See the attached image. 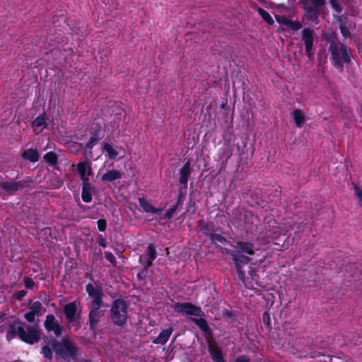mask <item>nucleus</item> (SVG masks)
I'll use <instances>...</instances> for the list:
<instances>
[{
	"label": "nucleus",
	"instance_id": "nucleus-13",
	"mask_svg": "<svg viewBox=\"0 0 362 362\" xmlns=\"http://www.w3.org/2000/svg\"><path fill=\"white\" fill-rule=\"evenodd\" d=\"M191 174V165L189 160H187L179 170V182L181 185L180 190L187 192V182Z\"/></svg>",
	"mask_w": 362,
	"mask_h": 362
},
{
	"label": "nucleus",
	"instance_id": "nucleus-17",
	"mask_svg": "<svg viewBox=\"0 0 362 362\" xmlns=\"http://www.w3.org/2000/svg\"><path fill=\"white\" fill-rule=\"evenodd\" d=\"M197 227L203 235L209 238L218 230L214 222L206 221L203 217L197 221Z\"/></svg>",
	"mask_w": 362,
	"mask_h": 362
},
{
	"label": "nucleus",
	"instance_id": "nucleus-57",
	"mask_svg": "<svg viewBox=\"0 0 362 362\" xmlns=\"http://www.w3.org/2000/svg\"><path fill=\"white\" fill-rule=\"evenodd\" d=\"M254 215L251 211H245V224L247 225L250 224V219H252L253 218Z\"/></svg>",
	"mask_w": 362,
	"mask_h": 362
},
{
	"label": "nucleus",
	"instance_id": "nucleus-6",
	"mask_svg": "<svg viewBox=\"0 0 362 362\" xmlns=\"http://www.w3.org/2000/svg\"><path fill=\"white\" fill-rule=\"evenodd\" d=\"M226 252L228 254L235 264L237 271L238 277L240 281L245 282V267L250 263L251 258L245 255L240 254L239 251H234L229 249H225Z\"/></svg>",
	"mask_w": 362,
	"mask_h": 362
},
{
	"label": "nucleus",
	"instance_id": "nucleus-8",
	"mask_svg": "<svg viewBox=\"0 0 362 362\" xmlns=\"http://www.w3.org/2000/svg\"><path fill=\"white\" fill-rule=\"evenodd\" d=\"M90 139L85 145L86 150H90L95 146L104 136V131L101 124L98 121V118L94 119L88 129Z\"/></svg>",
	"mask_w": 362,
	"mask_h": 362
},
{
	"label": "nucleus",
	"instance_id": "nucleus-4",
	"mask_svg": "<svg viewBox=\"0 0 362 362\" xmlns=\"http://www.w3.org/2000/svg\"><path fill=\"white\" fill-rule=\"evenodd\" d=\"M128 305L123 298H118L111 303L110 319L114 325L124 327L128 319Z\"/></svg>",
	"mask_w": 362,
	"mask_h": 362
},
{
	"label": "nucleus",
	"instance_id": "nucleus-30",
	"mask_svg": "<svg viewBox=\"0 0 362 362\" xmlns=\"http://www.w3.org/2000/svg\"><path fill=\"white\" fill-rule=\"evenodd\" d=\"M211 243L214 244L216 247H218L217 243H220L221 245H226L228 243V240L221 234L217 233L215 232L209 238Z\"/></svg>",
	"mask_w": 362,
	"mask_h": 362
},
{
	"label": "nucleus",
	"instance_id": "nucleus-40",
	"mask_svg": "<svg viewBox=\"0 0 362 362\" xmlns=\"http://www.w3.org/2000/svg\"><path fill=\"white\" fill-rule=\"evenodd\" d=\"M351 185L354 191V194L358 199V204L362 207V190L355 182H353Z\"/></svg>",
	"mask_w": 362,
	"mask_h": 362
},
{
	"label": "nucleus",
	"instance_id": "nucleus-27",
	"mask_svg": "<svg viewBox=\"0 0 362 362\" xmlns=\"http://www.w3.org/2000/svg\"><path fill=\"white\" fill-rule=\"evenodd\" d=\"M0 187L8 194H14L18 191L16 181L11 180V181L0 182Z\"/></svg>",
	"mask_w": 362,
	"mask_h": 362
},
{
	"label": "nucleus",
	"instance_id": "nucleus-31",
	"mask_svg": "<svg viewBox=\"0 0 362 362\" xmlns=\"http://www.w3.org/2000/svg\"><path fill=\"white\" fill-rule=\"evenodd\" d=\"M103 149L107 152L108 158L111 160H115L118 156V152L108 143L103 145Z\"/></svg>",
	"mask_w": 362,
	"mask_h": 362
},
{
	"label": "nucleus",
	"instance_id": "nucleus-9",
	"mask_svg": "<svg viewBox=\"0 0 362 362\" xmlns=\"http://www.w3.org/2000/svg\"><path fill=\"white\" fill-rule=\"evenodd\" d=\"M302 40L305 45V54L310 61H313L315 57L313 42L316 34L313 29L305 28L301 32Z\"/></svg>",
	"mask_w": 362,
	"mask_h": 362
},
{
	"label": "nucleus",
	"instance_id": "nucleus-14",
	"mask_svg": "<svg viewBox=\"0 0 362 362\" xmlns=\"http://www.w3.org/2000/svg\"><path fill=\"white\" fill-rule=\"evenodd\" d=\"M233 247L234 251H239L240 254L250 256L255 255V245L250 241L238 240Z\"/></svg>",
	"mask_w": 362,
	"mask_h": 362
},
{
	"label": "nucleus",
	"instance_id": "nucleus-52",
	"mask_svg": "<svg viewBox=\"0 0 362 362\" xmlns=\"http://www.w3.org/2000/svg\"><path fill=\"white\" fill-rule=\"evenodd\" d=\"M37 315H35V313L30 312V310L28 312H27L25 315H24V317L25 319L30 323H32L35 321V316Z\"/></svg>",
	"mask_w": 362,
	"mask_h": 362
},
{
	"label": "nucleus",
	"instance_id": "nucleus-59",
	"mask_svg": "<svg viewBox=\"0 0 362 362\" xmlns=\"http://www.w3.org/2000/svg\"><path fill=\"white\" fill-rule=\"evenodd\" d=\"M306 228V223H300L297 226V230L295 231V233L302 232Z\"/></svg>",
	"mask_w": 362,
	"mask_h": 362
},
{
	"label": "nucleus",
	"instance_id": "nucleus-11",
	"mask_svg": "<svg viewBox=\"0 0 362 362\" xmlns=\"http://www.w3.org/2000/svg\"><path fill=\"white\" fill-rule=\"evenodd\" d=\"M44 327L47 332H54L56 337H60L63 333L64 327L52 314L46 315Z\"/></svg>",
	"mask_w": 362,
	"mask_h": 362
},
{
	"label": "nucleus",
	"instance_id": "nucleus-5",
	"mask_svg": "<svg viewBox=\"0 0 362 362\" xmlns=\"http://www.w3.org/2000/svg\"><path fill=\"white\" fill-rule=\"evenodd\" d=\"M330 53V60L334 67L340 71L344 70V63L350 64L351 62V49L346 44H340L335 46L334 51L328 48Z\"/></svg>",
	"mask_w": 362,
	"mask_h": 362
},
{
	"label": "nucleus",
	"instance_id": "nucleus-64",
	"mask_svg": "<svg viewBox=\"0 0 362 362\" xmlns=\"http://www.w3.org/2000/svg\"><path fill=\"white\" fill-rule=\"evenodd\" d=\"M105 111H106V110H102L103 114H105Z\"/></svg>",
	"mask_w": 362,
	"mask_h": 362
},
{
	"label": "nucleus",
	"instance_id": "nucleus-37",
	"mask_svg": "<svg viewBox=\"0 0 362 362\" xmlns=\"http://www.w3.org/2000/svg\"><path fill=\"white\" fill-rule=\"evenodd\" d=\"M23 284L28 289L35 290L37 288V284L29 276H25L23 278Z\"/></svg>",
	"mask_w": 362,
	"mask_h": 362
},
{
	"label": "nucleus",
	"instance_id": "nucleus-58",
	"mask_svg": "<svg viewBox=\"0 0 362 362\" xmlns=\"http://www.w3.org/2000/svg\"><path fill=\"white\" fill-rule=\"evenodd\" d=\"M219 105H220L221 108L226 112V113H227V112L229 111V106L228 105L227 99H226V100L223 99L221 103L219 104Z\"/></svg>",
	"mask_w": 362,
	"mask_h": 362
},
{
	"label": "nucleus",
	"instance_id": "nucleus-20",
	"mask_svg": "<svg viewBox=\"0 0 362 362\" xmlns=\"http://www.w3.org/2000/svg\"><path fill=\"white\" fill-rule=\"evenodd\" d=\"M139 206L142 208L144 212L152 214H160L163 211L161 208H156L144 197H139L138 199Z\"/></svg>",
	"mask_w": 362,
	"mask_h": 362
},
{
	"label": "nucleus",
	"instance_id": "nucleus-38",
	"mask_svg": "<svg viewBox=\"0 0 362 362\" xmlns=\"http://www.w3.org/2000/svg\"><path fill=\"white\" fill-rule=\"evenodd\" d=\"M286 26L288 28L292 31H297L300 30L303 25L300 22L297 21H291L288 19Z\"/></svg>",
	"mask_w": 362,
	"mask_h": 362
},
{
	"label": "nucleus",
	"instance_id": "nucleus-42",
	"mask_svg": "<svg viewBox=\"0 0 362 362\" xmlns=\"http://www.w3.org/2000/svg\"><path fill=\"white\" fill-rule=\"evenodd\" d=\"M42 303L38 300L33 303V304L30 307V311L37 315V316L40 315Z\"/></svg>",
	"mask_w": 362,
	"mask_h": 362
},
{
	"label": "nucleus",
	"instance_id": "nucleus-45",
	"mask_svg": "<svg viewBox=\"0 0 362 362\" xmlns=\"http://www.w3.org/2000/svg\"><path fill=\"white\" fill-rule=\"evenodd\" d=\"M293 119L298 127H301L305 121V115H293Z\"/></svg>",
	"mask_w": 362,
	"mask_h": 362
},
{
	"label": "nucleus",
	"instance_id": "nucleus-36",
	"mask_svg": "<svg viewBox=\"0 0 362 362\" xmlns=\"http://www.w3.org/2000/svg\"><path fill=\"white\" fill-rule=\"evenodd\" d=\"M148 249V253L146 255L148 257V258L151 259V260H155L157 257V252L156 245L154 243H149L147 247Z\"/></svg>",
	"mask_w": 362,
	"mask_h": 362
},
{
	"label": "nucleus",
	"instance_id": "nucleus-54",
	"mask_svg": "<svg viewBox=\"0 0 362 362\" xmlns=\"http://www.w3.org/2000/svg\"><path fill=\"white\" fill-rule=\"evenodd\" d=\"M98 243L103 248H105L107 246V241H106L105 238L101 234L99 235V236H98Z\"/></svg>",
	"mask_w": 362,
	"mask_h": 362
},
{
	"label": "nucleus",
	"instance_id": "nucleus-47",
	"mask_svg": "<svg viewBox=\"0 0 362 362\" xmlns=\"http://www.w3.org/2000/svg\"><path fill=\"white\" fill-rule=\"evenodd\" d=\"M81 180H82V189H95V187L93 185H92L91 183L90 182L89 178L88 177L82 178Z\"/></svg>",
	"mask_w": 362,
	"mask_h": 362
},
{
	"label": "nucleus",
	"instance_id": "nucleus-51",
	"mask_svg": "<svg viewBox=\"0 0 362 362\" xmlns=\"http://www.w3.org/2000/svg\"><path fill=\"white\" fill-rule=\"evenodd\" d=\"M148 270H144V268L142 267L141 271L136 274V278L139 281H143L146 278L148 275Z\"/></svg>",
	"mask_w": 362,
	"mask_h": 362
},
{
	"label": "nucleus",
	"instance_id": "nucleus-61",
	"mask_svg": "<svg viewBox=\"0 0 362 362\" xmlns=\"http://www.w3.org/2000/svg\"><path fill=\"white\" fill-rule=\"evenodd\" d=\"M43 231H44L45 234H47V233L50 234V233H51V229H50V228H45L43 229Z\"/></svg>",
	"mask_w": 362,
	"mask_h": 362
},
{
	"label": "nucleus",
	"instance_id": "nucleus-12",
	"mask_svg": "<svg viewBox=\"0 0 362 362\" xmlns=\"http://www.w3.org/2000/svg\"><path fill=\"white\" fill-rule=\"evenodd\" d=\"M334 20L336 25H338L343 37L344 39L350 37L351 35L350 31L351 23L349 22L348 18L344 14H341L339 16H334Z\"/></svg>",
	"mask_w": 362,
	"mask_h": 362
},
{
	"label": "nucleus",
	"instance_id": "nucleus-32",
	"mask_svg": "<svg viewBox=\"0 0 362 362\" xmlns=\"http://www.w3.org/2000/svg\"><path fill=\"white\" fill-rule=\"evenodd\" d=\"M95 192V189H84L81 191V199L85 203H90L93 199L92 193Z\"/></svg>",
	"mask_w": 362,
	"mask_h": 362
},
{
	"label": "nucleus",
	"instance_id": "nucleus-63",
	"mask_svg": "<svg viewBox=\"0 0 362 362\" xmlns=\"http://www.w3.org/2000/svg\"><path fill=\"white\" fill-rule=\"evenodd\" d=\"M6 315V313L4 312L0 313V320H1L3 317H4Z\"/></svg>",
	"mask_w": 362,
	"mask_h": 362
},
{
	"label": "nucleus",
	"instance_id": "nucleus-60",
	"mask_svg": "<svg viewBox=\"0 0 362 362\" xmlns=\"http://www.w3.org/2000/svg\"><path fill=\"white\" fill-rule=\"evenodd\" d=\"M320 355V353L317 351H313L309 353V357L312 358L319 357Z\"/></svg>",
	"mask_w": 362,
	"mask_h": 362
},
{
	"label": "nucleus",
	"instance_id": "nucleus-56",
	"mask_svg": "<svg viewBox=\"0 0 362 362\" xmlns=\"http://www.w3.org/2000/svg\"><path fill=\"white\" fill-rule=\"evenodd\" d=\"M325 4V0H311L310 6L321 7Z\"/></svg>",
	"mask_w": 362,
	"mask_h": 362
},
{
	"label": "nucleus",
	"instance_id": "nucleus-46",
	"mask_svg": "<svg viewBox=\"0 0 362 362\" xmlns=\"http://www.w3.org/2000/svg\"><path fill=\"white\" fill-rule=\"evenodd\" d=\"M332 8L338 13H341L342 11V7L339 3L338 0H329Z\"/></svg>",
	"mask_w": 362,
	"mask_h": 362
},
{
	"label": "nucleus",
	"instance_id": "nucleus-62",
	"mask_svg": "<svg viewBox=\"0 0 362 362\" xmlns=\"http://www.w3.org/2000/svg\"><path fill=\"white\" fill-rule=\"evenodd\" d=\"M292 113L297 114V113H303V112L300 109H296V110H293Z\"/></svg>",
	"mask_w": 362,
	"mask_h": 362
},
{
	"label": "nucleus",
	"instance_id": "nucleus-44",
	"mask_svg": "<svg viewBox=\"0 0 362 362\" xmlns=\"http://www.w3.org/2000/svg\"><path fill=\"white\" fill-rule=\"evenodd\" d=\"M30 182H31V180L29 177H27L24 180L16 182L18 191L19 189H22L23 188L27 187L28 186V183Z\"/></svg>",
	"mask_w": 362,
	"mask_h": 362
},
{
	"label": "nucleus",
	"instance_id": "nucleus-33",
	"mask_svg": "<svg viewBox=\"0 0 362 362\" xmlns=\"http://www.w3.org/2000/svg\"><path fill=\"white\" fill-rule=\"evenodd\" d=\"M262 19L269 25H273L274 21L271 15L264 9L259 8L257 10Z\"/></svg>",
	"mask_w": 362,
	"mask_h": 362
},
{
	"label": "nucleus",
	"instance_id": "nucleus-55",
	"mask_svg": "<svg viewBox=\"0 0 362 362\" xmlns=\"http://www.w3.org/2000/svg\"><path fill=\"white\" fill-rule=\"evenodd\" d=\"M276 19L279 23L284 25L285 26L288 21V18L282 16H276Z\"/></svg>",
	"mask_w": 362,
	"mask_h": 362
},
{
	"label": "nucleus",
	"instance_id": "nucleus-26",
	"mask_svg": "<svg viewBox=\"0 0 362 362\" xmlns=\"http://www.w3.org/2000/svg\"><path fill=\"white\" fill-rule=\"evenodd\" d=\"M21 156L23 159L29 160L32 163H36L39 160V153L36 149L29 148L24 151Z\"/></svg>",
	"mask_w": 362,
	"mask_h": 362
},
{
	"label": "nucleus",
	"instance_id": "nucleus-50",
	"mask_svg": "<svg viewBox=\"0 0 362 362\" xmlns=\"http://www.w3.org/2000/svg\"><path fill=\"white\" fill-rule=\"evenodd\" d=\"M28 294V291L26 290H21L14 293V298L18 301H21L23 298Z\"/></svg>",
	"mask_w": 362,
	"mask_h": 362
},
{
	"label": "nucleus",
	"instance_id": "nucleus-1",
	"mask_svg": "<svg viewBox=\"0 0 362 362\" xmlns=\"http://www.w3.org/2000/svg\"><path fill=\"white\" fill-rule=\"evenodd\" d=\"M86 292L91 298L89 305V313L88 316V324L89 329L95 332L100 318L103 316V311L101 308L103 304V297L105 296L103 288L101 285L93 286L89 283L86 286Z\"/></svg>",
	"mask_w": 362,
	"mask_h": 362
},
{
	"label": "nucleus",
	"instance_id": "nucleus-15",
	"mask_svg": "<svg viewBox=\"0 0 362 362\" xmlns=\"http://www.w3.org/2000/svg\"><path fill=\"white\" fill-rule=\"evenodd\" d=\"M186 194L185 191L179 190L175 203L167 210L166 213L163 216V219H170L178 209L182 207Z\"/></svg>",
	"mask_w": 362,
	"mask_h": 362
},
{
	"label": "nucleus",
	"instance_id": "nucleus-25",
	"mask_svg": "<svg viewBox=\"0 0 362 362\" xmlns=\"http://www.w3.org/2000/svg\"><path fill=\"white\" fill-rule=\"evenodd\" d=\"M293 223L291 221H288L284 223L282 226H277L274 228V233L279 235H286L288 232L293 229Z\"/></svg>",
	"mask_w": 362,
	"mask_h": 362
},
{
	"label": "nucleus",
	"instance_id": "nucleus-34",
	"mask_svg": "<svg viewBox=\"0 0 362 362\" xmlns=\"http://www.w3.org/2000/svg\"><path fill=\"white\" fill-rule=\"evenodd\" d=\"M40 353L43 355V356L49 360H52L53 358V350L48 344H45L41 348Z\"/></svg>",
	"mask_w": 362,
	"mask_h": 362
},
{
	"label": "nucleus",
	"instance_id": "nucleus-28",
	"mask_svg": "<svg viewBox=\"0 0 362 362\" xmlns=\"http://www.w3.org/2000/svg\"><path fill=\"white\" fill-rule=\"evenodd\" d=\"M45 115H39L35 120L33 122V127L34 128V131H37V128H40L39 132H40L42 128L46 127L45 124Z\"/></svg>",
	"mask_w": 362,
	"mask_h": 362
},
{
	"label": "nucleus",
	"instance_id": "nucleus-2",
	"mask_svg": "<svg viewBox=\"0 0 362 362\" xmlns=\"http://www.w3.org/2000/svg\"><path fill=\"white\" fill-rule=\"evenodd\" d=\"M16 336L24 343L33 345L40 341L41 331L37 327L26 325L25 322L16 320L8 325L6 339L11 341Z\"/></svg>",
	"mask_w": 362,
	"mask_h": 362
},
{
	"label": "nucleus",
	"instance_id": "nucleus-24",
	"mask_svg": "<svg viewBox=\"0 0 362 362\" xmlns=\"http://www.w3.org/2000/svg\"><path fill=\"white\" fill-rule=\"evenodd\" d=\"M123 173L117 170H110L103 174L101 177L102 181L113 182L122 178Z\"/></svg>",
	"mask_w": 362,
	"mask_h": 362
},
{
	"label": "nucleus",
	"instance_id": "nucleus-35",
	"mask_svg": "<svg viewBox=\"0 0 362 362\" xmlns=\"http://www.w3.org/2000/svg\"><path fill=\"white\" fill-rule=\"evenodd\" d=\"M139 263L141 264L144 270H148L149 268L153 265V260L148 258L146 255H141L139 259Z\"/></svg>",
	"mask_w": 362,
	"mask_h": 362
},
{
	"label": "nucleus",
	"instance_id": "nucleus-23",
	"mask_svg": "<svg viewBox=\"0 0 362 362\" xmlns=\"http://www.w3.org/2000/svg\"><path fill=\"white\" fill-rule=\"evenodd\" d=\"M325 40L329 43L328 48H330L332 51H334L335 46L342 44L337 37V33L334 31L325 33L324 35Z\"/></svg>",
	"mask_w": 362,
	"mask_h": 362
},
{
	"label": "nucleus",
	"instance_id": "nucleus-48",
	"mask_svg": "<svg viewBox=\"0 0 362 362\" xmlns=\"http://www.w3.org/2000/svg\"><path fill=\"white\" fill-rule=\"evenodd\" d=\"M97 226H98V229L101 231V232H103L106 230V228H107V221L105 218H100L99 219L98 221H97Z\"/></svg>",
	"mask_w": 362,
	"mask_h": 362
},
{
	"label": "nucleus",
	"instance_id": "nucleus-7",
	"mask_svg": "<svg viewBox=\"0 0 362 362\" xmlns=\"http://www.w3.org/2000/svg\"><path fill=\"white\" fill-rule=\"evenodd\" d=\"M228 139L225 142L222 147H221L216 154V160L220 162L221 170H224L228 164V160L230 158L234 151V145L231 143V139L233 137V134L228 135Z\"/></svg>",
	"mask_w": 362,
	"mask_h": 362
},
{
	"label": "nucleus",
	"instance_id": "nucleus-22",
	"mask_svg": "<svg viewBox=\"0 0 362 362\" xmlns=\"http://www.w3.org/2000/svg\"><path fill=\"white\" fill-rule=\"evenodd\" d=\"M173 331V329L172 328H168L162 330L159 333L158 336H157L152 340V342L154 344H165L168 341Z\"/></svg>",
	"mask_w": 362,
	"mask_h": 362
},
{
	"label": "nucleus",
	"instance_id": "nucleus-29",
	"mask_svg": "<svg viewBox=\"0 0 362 362\" xmlns=\"http://www.w3.org/2000/svg\"><path fill=\"white\" fill-rule=\"evenodd\" d=\"M45 161L51 166H54L57 164L58 156L53 151H49L43 156Z\"/></svg>",
	"mask_w": 362,
	"mask_h": 362
},
{
	"label": "nucleus",
	"instance_id": "nucleus-21",
	"mask_svg": "<svg viewBox=\"0 0 362 362\" xmlns=\"http://www.w3.org/2000/svg\"><path fill=\"white\" fill-rule=\"evenodd\" d=\"M201 316L199 318L190 317L189 321L194 323L199 329L206 334H211L212 329L208 325L206 320Z\"/></svg>",
	"mask_w": 362,
	"mask_h": 362
},
{
	"label": "nucleus",
	"instance_id": "nucleus-43",
	"mask_svg": "<svg viewBox=\"0 0 362 362\" xmlns=\"http://www.w3.org/2000/svg\"><path fill=\"white\" fill-rule=\"evenodd\" d=\"M262 322L266 326L267 329L270 330L271 329V318L270 315L267 311L263 313L262 315Z\"/></svg>",
	"mask_w": 362,
	"mask_h": 362
},
{
	"label": "nucleus",
	"instance_id": "nucleus-53",
	"mask_svg": "<svg viewBox=\"0 0 362 362\" xmlns=\"http://www.w3.org/2000/svg\"><path fill=\"white\" fill-rule=\"evenodd\" d=\"M234 362H250V358L248 356L243 354L237 356Z\"/></svg>",
	"mask_w": 362,
	"mask_h": 362
},
{
	"label": "nucleus",
	"instance_id": "nucleus-18",
	"mask_svg": "<svg viewBox=\"0 0 362 362\" xmlns=\"http://www.w3.org/2000/svg\"><path fill=\"white\" fill-rule=\"evenodd\" d=\"M300 1L303 6V8L305 12L307 18L312 22L317 21L320 7L310 6V1L308 0H300Z\"/></svg>",
	"mask_w": 362,
	"mask_h": 362
},
{
	"label": "nucleus",
	"instance_id": "nucleus-3",
	"mask_svg": "<svg viewBox=\"0 0 362 362\" xmlns=\"http://www.w3.org/2000/svg\"><path fill=\"white\" fill-rule=\"evenodd\" d=\"M49 344L55 354L56 359L64 361H75L78 354V347L69 337H64L60 340L51 337Z\"/></svg>",
	"mask_w": 362,
	"mask_h": 362
},
{
	"label": "nucleus",
	"instance_id": "nucleus-16",
	"mask_svg": "<svg viewBox=\"0 0 362 362\" xmlns=\"http://www.w3.org/2000/svg\"><path fill=\"white\" fill-rule=\"evenodd\" d=\"M76 313L77 304L76 301L70 302L64 306V313L69 323L79 320L80 316L76 315Z\"/></svg>",
	"mask_w": 362,
	"mask_h": 362
},
{
	"label": "nucleus",
	"instance_id": "nucleus-19",
	"mask_svg": "<svg viewBox=\"0 0 362 362\" xmlns=\"http://www.w3.org/2000/svg\"><path fill=\"white\" fill-rule=\"evenodd\" d=\"M208 351L214 362H225L223 354L220 349L214 345L211 340H207Z\"/></svg>",
	"mask_w": 362,
	"mask_h": 362
},
{
	"label": "nucleus",
	"instance_id": "nucleus-41",
	"mask_svg": "<svg viewBox=\"0 0 362 362\" xmlns=\"http://www.w3.org/2000/svg\"><path fill=\"white\" fill-rule=\"evenodd\" d=\"M77 171L80 175L81 179L87 177L86 175V165L84 162H79L77 164Z\"/></svg>",
	"mask_w": 362,
	"mask_h": 362
},
{
	"label": "nucleus",
	"instance_id": "nucleus-49",
	"mask_svg": "<svg viewBox=\"0 0 362 362\" xmlns=\"http://www.w3.org/2000/svg\"><path fill=\"white\" fill-rule=\"evenodd\" d=\"M105 259L110 262L111 264H112L113 265H115L116 264V259H115V257L114 256V255L110 252V251H105Z\"/></svg>",
	"mask_w": 362,
	"mask_h": 362
},
{
	"label": "nucleus",
	"instance_id": "nucleus-10",
	"mask_svg": "<svg viewBox=\"0 0 362 362\" xmlns=\"http://www.w3.org/2000/svg\"><path fill=\"white\" fill-rule=\"evenodd\" d=\"M175 311L181 314H187L192 316L201 317L204 316V313L199 306H197L190 302L179 303L173 305Z\"/></svg>",
	"mask_w": 362,
	"mask_h": 362
},
{
	"label": "nucleus",
	"instance_id": "nucleus-39",
	"mask_svg": "<svg viewBox=\"0 0 362 362\" xmlns=\"http://www.w3.org/2000/svg\"><path fill=\"white\" fill-rule=\"evenodd\" d=\"M108 110H107V113H119L117 110L119 107L118 103L116 100H109L106 104Z\"/></svg>",
	"mask_w": 362,
	"mask_h": 362
}]
</instances>
